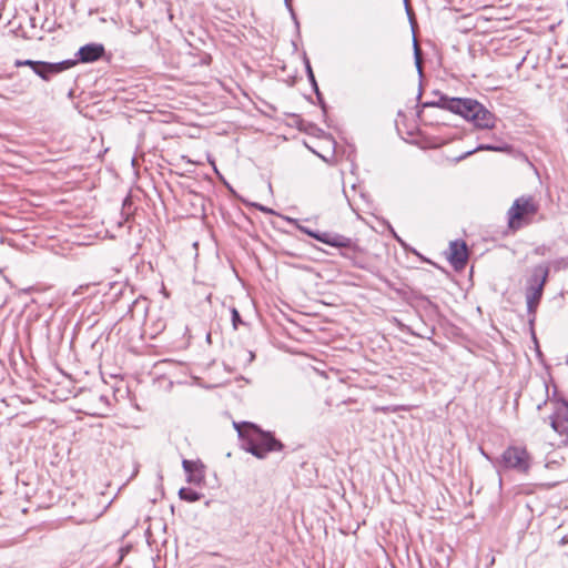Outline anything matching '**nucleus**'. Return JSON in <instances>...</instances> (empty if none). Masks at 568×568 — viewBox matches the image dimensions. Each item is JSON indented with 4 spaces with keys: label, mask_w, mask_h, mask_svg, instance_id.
<instances>
[{
    "label": "nucleus",
    "mask_w": 568,
    "mask_h": 568,
    "mask_svg": "<svg viewBox=\"0 0 568 568\" xmlns=\"http://www.w3.org/2000/svg\"><path fill=\"white\" fill-rule=\"evenodd\" d=\"M449 261L455 268H462L468 260L467 245L464 241H454L449 245Z\"/></svg>",
    "instance_id": "1a4fd4ad"
},
{
    "label": "nucleus",
    "mask_w": 568,
    "mask_h": 568,
    "mask_svg": "<svg viewBox=\"0 0 568 568\" xmlns=\"http://www.w3.org/2000/svg\"><path fill=\"white\" fill-rule=\"evenodd\" d=\"M307 71H308L310 80H311L312 85L314 88V92L316 94V98L320 100L321 88L318 87V84H317V82L315 80L314 73H313L312 69L310 68V65H307Z\"/></svg>",
    "instance_id": "a211bd4d"
},
{
    "label": "nucleus",
    "mask_w": 568,
    "mask_h": 568,
    "mask_svg": "<svg viewBox=\"0 0 568 568\" xmlns=\"http://www.w3.org/2000/svg\"><path fill=\"white\" fill-rule=\"evenodd\" d=\"M231 314H232V325H233V328L236 331L239 328V325L243 324V321L241 318L239 311L235 307H233L231 310Z\"/></svg>",
    "instance_id": "dca6fc26"
},
{
    "label": "nucleus",
    "mask_w": 568,
    "mask_h": 568,
    "mask_svg": "<svg viewBox=\"0 0 568 568\" xmlns=\"http://www.w3.org/2000/svg\"><path fill=\"white\" fill-rule=\"evenodd\" d=\"M182 467L187 474V483L199 485L204 480V465L200 460H182Z\"/></svg>",
    "instance_id": "6e6552de"
},
{
    "label": "nucleus",
    "mask_w": 568,
    "mask_h": 568,
    "mask_svg": "<svg viewBox=\"0 0 568 568\" xmlns=\"http://www.w3.org/2000/svg\"><path fill=\"white\" fill-rule=\"evenodd\" d=\"M477 151H494V152H503V153H511L513 146L507 143L500 144H480L476 149L466 152L464 155L459 158V160L465 159Z\"/></svg>",
    "instance_id": "ddd939ff"
},
{
    "label": "nucleus",
    "mask_w": 568,
    "mask_h": 568,
    "mask_svg": "<svg viewBox=\"0 0 568 568\" xmlns=\"http://www.w3.org/2000/svg\"><path fill=\"white\" fill-rule=\"evenodd\" d=\"M311 361H316L315 358H310L308 356L304 355L301 357L300 366L303 371H307L308 368L313 369L314 372H317V368L311 363Z\"/></svg>",
    "instance_id": "2eb2a0df"
},
{
    "label": "nucleus",
    "mask_w": 568,
    "mask_h": 568,
    "mask_svg": "<svg viewBox=\"0 0 568 568\" xmlns=\"http://www.w3.org/2000/svg\"><path fill=\"white\" fill-rule=\"evenodd\" d=\"M551 427L559 434L568 435V403L564 402L557 409L554 416L550 417Z\"/></svg>",
    "instance_id": "9b49d317"
},
{
    "label": "nucleus",
    "mask_w": 568,
    "mask_h": 568,
    "mask_svg": "<svg viewBox=\"0 0 568 568\" xmlns=\"http://www.w3.org/2000/svg\"><path fill=\"white\" fill-rule=\"evenodd\" d=\"M77 60H63L61 62H47L34 60H16L14 65L29 67L43 81H50L55 74H59L77 64Z\"/></svg>",
    "instance_id": "39448f33"
},
{
    "label": "nucleus",
    "mask_w": 568,
    "mask_h": 568,
    "mask_svg": "<svg viewBox=\"0 0 568 568\" xmlns=\"http://www.w3.org/2000/svg\"><path fill=\"white\" fill-rule=\"evenodd\" d=\"M104 54V47L100 43H89L81 47L77 53L78 61L90 63L99 60Z\"/></svg>",
    "instance_id": "9d476101"
},
{
    "label": "nucleus",
    "mask_w": 568,
    "mask_h": 568,
    "mask_svg": "<svg viewBox=\"0 0 568 568\" xmlns=\"http://www.w3.org/2000/svg\"><path fill=\"white\" fill-rule=\"evenodd\" d=\"M302 231L310 234L312 237L320 240V231H308V229L301 227Z\"/></svg>",
    "instance_id": "6ab92c4d"
},
{
    "label": "nucleus",
    "mask_w": 568,
    "mask_h": 568,
    "mask_svg": "<svg viewBox=\"0 0 568 568\" xmlns=\"http://www.w3.org/2000/svg\"><path fill=\"white\" fill-rule=\"evenodd\" d=\"M496 466L503 469H513L527 474L530 469V455L525 447L509 446L496 460Z\"/></svg>",
    "instance_id": "20e7f679"
},
{
    "label": "nucleus",
    "mask_w": 568,
    "mask_h": 568,
    "mask_svg": "<svg viewBox=\"0 0 568 568\" xmlns=\"http://www.w3.org/2000/svg\"><path fill=\"white\" fill-rule=\"evenodd\" d=\"M246 353H247V355H248V363L253 362V359H254V357H255L254 353H253V352H251V351H250V352H246Z\"/></svg>",
    "instance_id": "aec40b11"
},
{
    "label": "nucleus",
    "mask_w": 568,
    "mask_h": 568,
    "mask_svg": "<svg viewBox=\"0 0 568 568\" xmlns=\"http://www.w3.org/2000/svg\"><path fill=\"white\" fill-rule=\"evenodd\" d=\"M305 145H306V146H307V148H308V149H310L314 154H316V155H318V156H320V153H318L316 150L312 149V148H311V146H308L307 144H305Z\"/></svg>",
    "instance_id": "412c9836"
},
{
    "label": "nucleus",
    "mask_w": 568,
    "mask_h": 568,
    "mask_svg": "<svg viewBox=\"0 0 568 568\" xmlns=\"http://www.w3.org/2000/svg\"><path fill=\"white\" fill-rule=\"evenodd\" d=\"M538 207L534 202L532 197H519L515 200L513 205L507 212L508 225L513 230H517L521 226V222L536 214Z\"/></svg>",
    "instance_id": "0eeeda50"
},
{
    "label": "nucleus",
    "mask_w": 568,
    "mask_h": 568,
    "mask_svg": "<svg viewBox=\"0 0 568 568\" xmlns=\"http://www.w3.org/2000/svg\"><path fill=\"white\" fill-rule=\"evenodd\" d=\"M422 98V91L418 92L417 99Z\"/></svg>",
    "instance_id": "b1692460"
},
{
    "label": "nucleus",
    "mask_w": 568,
    "mask_h": 568,
    "mask_svg": "<svg viewBox=\"0 0 568 568\" xmlns=\"http://www.w3.org/2000/svg\"><path fill=\"white\" fill-rule=\"evenodd\" d=\"M239 437L242 440V447L253 456L263 459L270 452L283 449V444L277 440L270 432L262 430L255 424L243 422L234 423Z\"/></svg>",
    "instance_id": "f03ea898"
},
{
    "label": "nucleus",
    "mask_w": 568,
    "mask_h": 568,
    "mask_svg": "<svg viewBox=\"0 0 568 568\" xmlns=\"http://www.w3.org/2000/svg\"><path fill=\"white\" fill-rule=\"evenodd\" d=\"M414 51H415V62H416V67H417V70H418V73L422 75L423 74V69H422V60H420V49L416 42V40L414 41Z\"/></svg>",
    "instance_id": "f3484780"
},
{
    "label": "nucleus",
    "mask_w": 568,
    "mask_h": 568,
    "mask_svg": "<svg viewBox=\"0 0 568 568\" xmlns=\"http://www.w3.org/2000/svg\"><path fill=\"white\" fill-rule=\"evenodd\" d=\"M202 494L191 489V488H181L179 490V497L182 499V500H185V501H189V503H194V501H197L202 498Z\"/></svg>",
    "instance_id": "4468645a"
},
{
    "label": "nucleus",
    "mask_w": 568,
    "mask_h": 568,
    "mask_svg": "<svg viewBox=\"0 0 568 568\" xmlns=\"http://www.w3.org/2000/svg\"><path fill=\"white\" fill-rule=\"evenodd\" d=\"M548 272L549 270L547 266H537L534 271L531 278L534 284L527 288V312L531 316L529 320L530 324H532L535 321L536 310L542 296L544 286L548 276Z\"/></svg>",
    "instance_id": "423d86ee"
},
{
    "label": "nucleus",
    "mask_w": 568,
    "mask_h": 568,
    "mask_svg": "<svg viewBox=\"0 0 568 568\" xmlns=\"http://www.w3.org/2000/svg\"><path fill=\"white\" fill-rule=\"evenodd\" d=\"M321 108H322V111L324 112V111H325V104H324V101H323V100H322Z\"/></svg>",
    "instance_id": "4be33fe9"
},
{
    "label": "nucleus",
    "mask_w": 568,
    "mask_h": 568,
    "mask_svg": "<svg viewBox=\"0 0 568 568\" xmlns=\"http://www.w3.org/2000/svg\"><path fill=\"white\" fill-rule=\"evenodd\" d=\"M322 244L336 248L342 257L352 262L363 252L356 239L333 231L322 232Z\"/></svg>",
    "instance_id": "7ed1b4c3"
},
{
    "label": "nucleus",
    "mask_w": 568,
    "mask_h": 568,
    "mask_svg": "<svg viewBox=\"0 0 568 568\" xmlns=\"http://www.w3.org/2000/svg\"><path fill=\"white\" fill-rule=\"evenodd\" d=\"M285 3H286V6H287L288 8H291V6H290V0H285Z\"/></svg>",
    "instance_id": "5701e85b"
},
{
    "label": "nucleus",
    "mask_w": 568,
    "mask_h": 568,
    "mask_svg": "<svg viewBox=\"0 0 568 568\" xmlns=\"http://www.w3.org/2000/svg\"><path fill=\"white\" fill-rule=\"evenodd\" d=\"M437 106L464 119L474 122L479 129L495 128L496 116L488 111L481 103L469 98H449L442 95L436 102H425L423 108Z\"/></svg>",
    "instance_id": "f257e3e1"
},
{
    "label": "nucleus",
    "mask_w": 568,
    "mask_h": 568,
    "mask_svg": "<svg viewBox=\"0 0 568 568\" xmlns=\"http://www.w3.org/2000/svg\"><path fill=\"white\" fill-rule=\"evenodd\" d=\"M336 141L332 135L325 134L322 131V155L324 162L333 163L335 161Z\"/></svg>",
    "instance_id": "f8f14e48"
}]
</instances>
